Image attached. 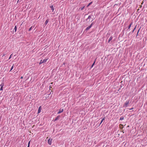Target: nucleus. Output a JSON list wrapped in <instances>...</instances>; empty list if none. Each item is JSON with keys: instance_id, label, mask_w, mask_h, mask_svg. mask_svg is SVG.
Wrapping results in <instances>:
<instances>
[{"instance_id": "obj_1", "label": "nucleus", "mask_w": 147, "mask_h": 147, "mask_svg": "<svg viewBox=\"0 0 147 147\" xmlns=\"http://www.w3.org/2000/svg\"><path fill=\"white\" fill-rule=\"evenodd\" d=\"M129 100H127L125 103L123 104V107L125 108L127 107L129 104Z\"/></svg>"}, {"instance_id": "obj_2", "label": "nucleus", "mask_w": 147, "mask_h": 147, "mask_svg": "<svg viewBox=\"0 0 147 147\" xmlns=\"http://www.w3.org/2000/svg\"><path fill=\"white\" fill-rule=\"evenodd\" d=\"M63 111V109L62 108H61L59 110V112H58L57 114H60Z\"/></svg>"}, {"instance_id": "obj_3", "label": "nucleus", "mask_w": 147, "mask_h": 147, "mask_svg": "<svg viewBox=\"0 0 147 147\" xmlns=\"http://www.w3.org/2000/svg\"><path fill=\"white\" fill-rule=\"evenodd\" d=\"M52 140V139L50 138L48 140V143L50 145H51V144Z\"/></svg>"}, {"instance_id": "obj_4", "label": "nucleus", "mask_w": 147, "mask_h": 147, "mask_svg": "<svg viewBox=\"0 0 147 147\" xmlns=\"http://www.w3.org/2000/svg\"><path fill=\"white\" fill-rule=\"evenodd\" d=\"M59 117H60V116L59 115H58V116H57L56 117V118L55 119L54 121H56L57 120H58V119H59Z\"/></svg>"}, {"instance_id": "obj_5", "label": "nucleus", "mask_w": 147, "mask_h": 147, "mask_svg": "<svg viewBox=\"0 0 147 147\" xmlns=\"http://www.w3.org/2000/svg\"><path fill=\"white\" fill-rule=\"evenodd\" d=\"M92 24L90 26H88L87 27V28H86V30H88L89 29H90L91 28V27L92 26Z\"/></svg>"}, {"instance_id": "obj_6", "label": "nucleus", "mask_w": 147, "mask_h": 147, "mask_svg": "<svg viewBox=\"0 0 147 147\" xmlns=\"http://www.w3.org/2000/svg\"><path fill=\"white\" fill-rule=\"evenodd\" d=\"M41 107H40L38 108V113H40L41 111Z\"/></svg>"}, {"instance_id": "obj_7", "label": "nucleus", "mask_w": 147, "mask_h": 147, "mask_svg": "<svg viewBox=\"0 0 147 147\" xmlns=\"http://www.w3.org/2000/svg\"><path fill=\"white\" fill-rule=\"evenodd\" d=\"M50 7L51 8V10H52V11L53 12L54 10V8L53 7V6L52 5V6H50Z\"/></svg>"}, {"instance_id": "obj_8", "label": "nucleus", "mask_w": 147, "mask_h": 147, "mask_svg": "<svg viewBox=\"0 0 147 147\" xmlns=\"http://www.w3.org/2000/svg\"><path fill=\"white\" fill-rule=\"evenodd\" d=\"M49 21V20L48 19H47L45 21V25H46L48 23V22Z\"/></svg>"}, {"instance_id": "obj_9", "label": "nucleus", "mask_w": 147, "mask_h": 147, "mask_svg": "<svg viewBox=\"0 0 147 147\" xmlns=\"http://www.w3.org/2000/svg\"><path fill=\"white\" fill-rule=\"evenodd\" d=\"M133 24V23L132 22H131L130 24L129 25V26H128V30H129L130 28H131V25L132 24Z\"/></svg>"}, {"instance_id": "obj_10", "label": "nucleus", "mask_w": 147, "mask_h": 147, "mask_svg": "<svg viewBox=\"0 0 147 147\" xmlns=\"http://www.w3.org/2000/svg\"><path fill=\"white\" fill-rule=\"evenodd\" d=\"M47 60H48V59H44L43 60H42L43 61V63H45L47 61Z\"/></svg>"}, {"instance_id": "obj_11", "label": "nucleus", "mask_w": 147, "mask_h": 147, "mask_svg": "<svg viewBox=\"0 0 147 147\" xmlns=\"http://www.w3.org/2000/svg\"><path fill=\"white\" fill-rule=\"evenodd\" d=\"M112 36H111L110 38H109V40H108V42H109L110 41L112 40Z\"/></svg>"}, {"instance_id": "obj_12", "label": "nucleus", "mask_w": 147, "mask_h": 147, "mask_svg": "<svg viewBox=\"0 0 147 147\" xmlns=\"http://www.w3.org/2000/svg\"><path fill=\"white\" fill-rule=\"evenodd\" d=\"M105 117H104V118H103L102 119V120H101V122H100V124H101V123H102V122H103V121L104 120H105Z\"/></svg>"}, {"instance_id": "obj_13", "label": "nucleus", "mask_w": 147, "mask_h": 147, "mask_svg": "<svg viewBox=\"0 0 147 147\" xmlns=\"http://www.w3.org/2000/svg\"><path fill=\"white\" fill-rule=\"evenodd\" d=\"M91 18V16H88V18L87 19V20H88L89 19H90Z\"/></svg>"}, {"instance_id": "obj_14", "label": "nucleus", "mask_w": 147, "mask_h": 147, "mask_svg": "<svg viewBox=\"0 0 147 147\" xmlns=\"http://www.w3.org/2000/svg\"><path fill=\"white\" fill-rule=\"evenodd\" d=\"M14 30H15V32H16L17 30V27L16 26L14 28Z\"/></svg>"}, {"instance_id": "obj_15", "label": "nucleus", "mask_w": 147, "mask_h": 147, "mask_svg": "<svg viewBox=\"0 0 147 147\" xmlns=\"http://www.w3.org/2000/svg\"><path fill=\"white\" fill-rule=\"evenodd\" d=\"M4 84L3 83H2L0 85V86L2 87H3L4 86Z\"/></svg>"}, {"instance_id": "obj_16", "label": "nucleus", "mask_w": 147, "mask_h": 147, "mask_svg": "<svg viewBox=\"0 0 147 147\" xmlns=\"http://www.w3.org/2000/svg\"><path fill=\"white\" fill-rule=\"evenodd\" d=\"M124 119V117H121L120 119V120H122Z\"/></svg>"}, {"instance_id": "obj_17", "label": "nucleus", "mask_w": 147, "mask_h": 147, "mask_svg": "<svg viewBox=\"0 0 147 147\" xmlns=\"http://www.w3.org/2000/svg\"><path fill=\"white\" fill-rule=\"evenodd\" d=\"M43 63V62L42 61V60H41L40 61V62L39 64L40 65V64H42V63Z\"/></svg>"}, {"instance_id": "obj_18", "label": "nucleus", "mask_w": 147, "mask_h": 147, "mask_svg": "<svg viewBox=\"0 0 147 147\" xmlns=\"http://www.w3.org/2000/svg\"><path fill=\"white\" fill-rule=\"evenodd\" d=\"M92 3V2H91L88 4V5L87 6V7H88L89 5H90Z\"/></svg>"}, {"instance_id": "obj_19", "label": "nucleus", "mask_w": 147, "mask_h": 147, "mask_svg": "<svg viewBox=\"0 0 147 147\" xmlns=\"http://www.w3.org/2000/svg\"><path fill=\"white\" fill-rule=\"evenodd\" d=\"M13 66H14V65H13L12 66V67L11 68V69H10V71H11L13 69Z\"/></svg>"}, {"instance_id": "obj_20", "label": "nucleus", "mask_w": 147, "mask_h": 147, "mask_svg": "<svg viewBox=\"0 0 147 147\" xmlns=\"http://www.w3.org/2000/svg\"><path fill=\"white\" fill-rule=\"evenodd\" d=\"M95 61L94 62V63H93V64L91 66V67L92 68V67H93L94 63H95Z\"/></svg>"}, {"instance_id": "obj_21", "label": "nucleus", "mask_w": 147, "mask_h": 147, "mask_svg": "<svg viewBox=\"0 0 147 147\" xmlns=\"http://www.w3.org/2000/svg\"><path fill=\"white\" fill-rule=\"evenodd\" d=\"M84 7H81V8H80V9L81 10H82L84 9Z\"/></svg>"}, {"instance_id": "obj_22", "label": "nucleus", "mask_w": 147, "mask_h": 147, "mask_svg": "<svg viewBox=\"0 0 147 147\" xmlns=\"http://www.w3.org/2000/svg\"><path fill=\"white\" fill-rule=\"evenodd\" d=\"M32 27H30V28L29 29V30H28L29 31H30L32 29Z\"/></svg>"}, {"instance_id": "obj_23", "label": "nucleus", "mask_w": 147, "mask_h": 147, "mask_svg": "<svg viewBox=\"0 0 147 147\" xmlns=\"http://www.w3.org/2000/svg\"><path fill=\"white\" fill-rule=\"evenodd\" d=\"M0 90H3V87H1Z\"/></svg>"}, {"instance_id": "obj_24", "label": "nucleus", "mask_w": 147, "mask_h": 147, "mask_svg": "<svg viewBox=\"0 0 147 147\" xmlns=\"http://www.w3.org/2000/svg\"><path fill=\"white\" fill-rule=\"evenodd\" d=\"M30 141H29L28 144V146H30Z\"/></svg>"}, {"instance_id": "obj_25", "label": "nucleus", "mask_w": 147, "mask_h": 147, "mask_svg": "<svg viewBox=\"0 0 147 147\" xmlns=\"http://www.w3.org/2000/svg\"><path fill=\"white\" fill-rule=\"evenodd\" d=\"M12 54H11L10 55V57H9V59H10V58H11V56L12 55Z\"/></svg>"}, {"instance_id": "obj_26", "label": "nucleus", "mask_w": 147, "mask_h": 147, "mask_svg": "<svg viewBox=\"0 0 147 147\" xmlns=\"http://www.w3.org/2000/svg\"><path fill=\"white\" fill-rule=\"evenodd\" d=\"M136 27H135L134 28V30H133L132 32H133L134 31V30H135V29H136Z\"/></svg>"}, {"instance_id": "obj_27", "label": "nucleus", "mask_w": 147, "mask_h": 147, "mask_svg": "<svg viewBox=\"0 0 147 147\" xmlns=\"http://www.w3.org/2000/svg\"><path fill=\"white\" fill-rule=\"evenodd\" d=\"M133 109H134V108H131L129 109V110H131Z\"/></svg>"}, {"instance_id": "obj_28", "label": "nucleus", "mask_w": 147, "mask_h": 147, "mask_svg": "<svg viewBox=\"0 0 147 147\" xmlns=\"http://www.w3.org/2000/svg\"><path fill=\"white\" fill-rule=\"evenodd\" d=\"M139 30H138V32H137V36L138 35V32H139Z\"/></svg>"}, {"instance_id": "obj_29", "label": "nucleus", "mask_w": 147, "mask_h": 147, "mask_svg": "<svg viewBox=\"0 0 147 147\" xmlns=\"http://www.w3.org/2000/svg\"><path fill=\"white\" fill-rule=\"evenodd\" d=\"M52 88V87L51 86H50V90H51V89Z\"/></svg>"}, {"instance_id": "obj_30", "label": "nucleus", "mask_w": 147, "mask_h": 147, "mask_svg": "<svg viewBox=\"0 0 147 147\" xmlns=\"http://www.w3.org/2000/svg\"><path fill=\"white\" fill-rule=\"evenodd\" d=\"M120 125V126H121H121H123V125H122V124H120V125Z\"/></svg>"}, {"instance_id": "obj_31", "label": "nucleus", "mask_w": 147, "mask_h": 147, "mask_svg": "<svg viewBox=\"0 0 147 147\" xmlns=\"http://www.w3.org/2000/svg\"><path fill=\"white\" fill-rule=\"evenodd\" d=\"M23 78V77H22H22H21V78H21V79H22V78Z\"/></svg>"}, {"instance_id": "obj_32", "label": "nucleus", "mask_w": 147, "mask_h": 147, "mask_svg": "<svg viewBox=\"0 0 147 147\" xmlns=\"http://www.w3.org/2000/svg\"><path fill=\"white\" fill-rule=\"evenodd\" d=\"M53 84V82H51V84Z\"/></svg>"}, {"instance_id": "obj_33", "label": "nucleus", "mask_w": 147, "mask_h": 147, "mask_svg": "<svg viewBox=\"0 0 147 147\" xmlns=\"http://www.w3.org/2000/svg\"><path fill=\"white\" fill-rule=\"evenodd\" d=\"M5 55V54H4L3 56H3H4Z\"/></svg>"}, {"instance_id": "obj_34", "label": "nucleus", "mask_w": 147, "mask_h": 147, "mask_svg": "<svg viewBox=\"0 0 147 147\" xmlns=\"http://www.w3.org/2000/svg\"><path fill=\"white\" fill-rule=\"evenodd\" d=\"M63 64L64 65H65V63H63Z\"/></svg>"}, {"instance_id": "obj_35", "label": "nucleus", "mask_w": 147, "mask_h": 147, "mask_svg": "<svg viewBox=\"0 0 147 147\" xmlns=\"http://www.w3.org/2000/svg\"><path fill=\"white\" fill-rule=\"evenodd\" d=\"M143 3V2H142V4Z\"/></svg>"}, {"instance_id": "obj_36", "label": "nucleus", "mask_w": 147, "mask_h": 147, "mask_svg": "<svg viewBox=\"0 0 147 147\" xmlns=\"http://www.w3.org/2000/svg\"><path fill=\"white\" fill-rule=\"evenodd\" d=\"M29 147V146H28V147Z\"/></svg>"}]
</instances>
